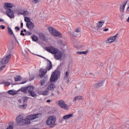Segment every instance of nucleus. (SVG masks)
<instances>
[{
    "mask_svg": "<svg viewBox=\"0 0 129 129\" xmlns=\"http://www.w3.org/2000/svg\"><path fill=\"white\" fill-rule=\"evenodd\" d=\"M23 32H25V33H26V32H27V30H26V29H24V30H23Z\"/></svg>",
    "mask_w": 129,
    "mask_h": 129,
    "instance_id": "55",
    "label": "nucleus"
},
{
    "mask_svg": "<svg viewBox=\"0 0 129 129\" xmlns=\"http://www.w3.org/2000/svg\"><path fill=\"white\" fill-rule=\"evenodd\" d=\"M6 13L7 16L11 19L15 18V13L11 9L9 8L7 9Z\"/></svg>",
    "mask_w": 129,
    "mask_h": 129,
    "instance_id": "9",
    "label": "nucleus"
},
{
    "mask_svg": "<svg viewBox=\"0 0 129 129\" xmlns=\"http://www.w3.org/2000/svg\"><path fill=\"white\" fill-rule=\"evenodd\" d=\"M23 15L24 16V13H18V15Z\"/></svg>",
    "mask_w": 129,
    "mask_h": 129,
    "instance_id": "50",
    "label": "nucleus"
},
{
    "mask_svg": "<svg viewBox=\"0 0 129 129\" xmlns=\"http://www.w3.org/2000/svg\"><path fill=\"white\" fill-rule=\"evenodd\" d=\"M22 81V77L21 76H17L15 78V81Z\"/></svg>",
    "mask_w": 129,
    "mask_h": 129,
    "instance_id": "29",
    "label": "nucleus"
},
{
    "mask_svg": "<svg viewBox=\"0 0 129 129\" xmlns=\"http://www.w3.org/2000/svg\"><path fill=\"white\" fill-rule=\"evenodd\" d=\"M46 73H47V70L41 69L40 70V73L39 75V77H40V78H43V77L46 75Z\"/></svg>",
    "mask_w": 129,
    "mask_h": 129,
    "instance_id": "12",
    "label": "nucleus"
},
{
    "mask_svg": "<svg viewBox=\"0 0 129 129\" xmlns=\"http://www.w3.org/2000/svg\"><path fill=\"white\" fill-rule=\"evenodd\" d=\"M104 24V21L102 20V21H99L97 24L96 29H97V30H98V29H100V28H101V27L103 26Z\"/></svg>",
    "mask_w": 129,
    "mask_h": 129,
    "instance_id": "14",
    "label": "nucleus"
},
{
    "mask_svg": "<svg viewBox=\"0 0 129 129\" xmlns=\"http://www.w3.org/2000/svg\"><path fill=\"white\" fill-rule=\"evenodd\" d=\"M26 26L28 29H29V30H33V29L35 27V25L32 22L27 23Z\"/></svg>",
    "mask_w": 129,
    "mask_h": 129,
    "instance_id": "13",
    "label": "nucleus"
},
{
    "mask_svg": "<svg viewBox=\"0 0 129 129\" xmlns=\"http://www.w3.org/2000/svg\"><path fill=\"white\" fill-rule=\"evenodd\" d=\"M55 84L51 83L47 86V90H54L55 89Z\"/></svg>",
    "mask_w": 129,
    "mask_h": 129,
    "instance_id": "18",
    "label": "nucleus"
},
{
    "mask_svg": "<svg viewBox=\"0 0 129 129\" xmlns=\"http://www.w3.org/2000/svg\"><path fill=\"white\" fill-rule=\"evenodd\" d=\"M0 22H4V19H1L0 18Z\"/></svg>",
    "mask_w": 129,
    "mask_h": 129,
    "instance_id": "54",
    "label": "nucleus"
},
{
    "mask_svg": "<svg viewBox=\"0 0 129 129\" xmlns=\"http://www.w3.org/2000/svg\"><path fill=\"white\" fill-rule=\"evenodd\" d=\"M57 44L58 45H63V41H62V40H59L57 41Z\"/></svg>",
    "mask_w": 129,
    "mask_h": 129,
    "instance_id": "36",
    "label": "nucleus"
},
{
    "mask_svg": "<svg viewBox=\"0 0 129 129\" xmlns=\"http://www.w3.org/2000/svg\"><path fill=\"white\" fill-rule=\"evenodd\" d=\"M39 37L41 41H46V36H45V35H44V34L40 33L39 34Z\"/></svg>",
    "mask_w": 129,
    "mask_h": 129,
    "instance_id": "21",
    "label": "nucleus"
},
{
    "mask_svg": "<svg viewBox=\"0 0 129 129\" xmlns=\"http://www.w3.org/2000/svg\"><path fill=\"white\" fill-rule=\"evenodd\" d=\"M126 12L127 13H129V6L127 7V9H126Z\"/></svg>",
    "mask_w": 129,
    "mask_h": 129,
    "instance_id": "49",
    "label": "nucleus"
},
{
    "mask_svg": "<svg viewBox=\"0 0 129 129\" xmlns=\"http://www.w3.org/2000/svg\"><path fill=\"white\" fill-rule=\"evenodd\" d=\"M11 58H12V55L11 54H9L6 57H5L4 58H3L2 60V65H4L5 64H7L11 60Z\"/></svg>",
    "mask_w": 129,
    "mask_h": 129,
    "instance_id": "10",
    "label": "nucleus"
},
{
    "mask_svg": "<svg viewBox=\"0 0 129 129\" xmlns=\"http://www.w3.org/2000/svg\"><path fill=\"white\" fill-rule=\"evenodd\" d=\"M48 92H49V91H48L47 90H45V91H39L38 92V93L40 95L46 96V95H48Z\"/></svg>",
    "mask_w": 129,
    "mask_h": 129,
    "instance_id": "20",
    "label": "nucleus"
},
{
    "mask_svg": "<svg viewBox=\"0 0 129 129\" xmlns=\"http://www.w3.org/2000/svg\"><path fill=\"white\" fill-rule=\"evenodd\" d=\"M8 34L9 35H10V36H14L15 40H16V36H15V34H14V32H13V30H12V29H11V28H10L9 27H8Z\"/></svg>",
    "mask_w": 129,
    "mask_h": 129,
    "instance_id": "22",
    "label": "nucleus"
},
{
    "mask_svg": "<svg viewBox=\"0 0 129 129\" xmlns=\"http://www.w3.org/2000/svg\"><path fill=\"white\" fill-rule=\"evenodd\" d=\"M39 2L40 1L39 0H32V3H34L35 4H38Z\"/></svg>",
    "mask_w": 129,
    "mask_h": 129,
    "instance_id": "40",
    "label": "nucleus"
},
{
    "mask_svg": "<svg viewBox=\"0 0 129 129\" xmlns=\"http://www.w3.org/2000/svg\"><path fill=\"white\" fill-rule=\"evenodd\" d=\"M108 28H105L103 30L104 32H107L108 31Z\"/></svg>",
    "mask_w": 129,
    "mask_h": 129,
    "instance_id": "47",
    "label": "nucleus"
},
{
    "mask_svg": "<svg viewBox=\"0 0 129 129\" xmlns=\"http://www.w3.org/2000/svg\"><path fill=\"white\" fill-rule=\"evenodd\" d=\"M80 28H76L75 30V32H76V33H80Z\"/></svg>",
    "mask_w": 129,
    "mask_h": 129,
    "instance_id": "37",
    "label": "nucleus"
},
{
    "mask_svg": "<svg viewBox=\"0 0 129 129\" xmlns=\"http://www.w3.org/2000/svg\"><path fill=\"white\" fill-rule=\"evenodd\" d=\"M48 31L51 35H52V36H54V37H59V38H62V34H61V33H60V32L58 31L54 28H48Z\"/></svg>",
    "mask_w": 129,
    "mask_h": 129,
    "instance_id": "4",
    "label": "nucleus"
},
{
    "mask_svg": "<svg viewBox=\"0 0 129 129\" xmlns=\"http://www.w3.org/2000/svg\"><path fill=\"white\" fill-rule=\"evenodd\" d=\"M29 15V12H28V11H25L23 12V16L24 17H27V16H28Z\"/></svg>",
    "mask_w": 129,
    "mask_h": 129,
    "instance_id": "34",
    "label": "nucleus"
},
{
    "mask_svg": "<svg viewBox=\"0 0 129 129\" xmlns=\"http://www.w3.org/2000/svg\"><path fill=\"white\" fill-rule=\"evenodd\" d=\"M4 84H5L6 86H10L11 84H13V81L11 82V83L7 82L4 83Z\"/></svg>",
    "mask_w": 129,
    "mask_h": 129,
    "instance_id": "33",
    "label": "nucleus"
},
{
    "mask_svg": "<svg viewBox=\"0 0 129 129\" xmlns=\"http://www.w3.org/2000/svg\"><path fill=\"white\" fill-rule=\"evenodd\" d=\"M77 88L78 89H82V86H81V84H79L77 86Z\"/></svg>",
    "mask_w": 129,
    "mask_h": 129,
    "instance_id": "35",
    "label": "nucleus"
},
{
    "mask_svg": "<svg viewBox=\"0 0 129 129\" xmlns=\"http://www.w3.org/2000/svg\"><path fill=\"white\" fill-rule=\"evenodd\" d=\"M45 50L51 54H54V58L56 60H60L62 58V52L58 49L53 46H48L45 47Z\"/></svg>",
    "mask_w": 129,
    "mask_h": 129,
    "instance_id": "2",
    "label": "nucleus"
},
{
    "mask_svg": "<svg viewBox=\"0 0 129 129\" xmlns=\"http://www.w3.org/2000/svg\"><path fill=\"white\" fill-rule=\"evenodd\" d=\"M117 35L118 33H116L114 36L109 37L106 41V44H110L111 43H113V42L116 40V38H117Z\"/></svg>",
    "mask_w": 129,
    "mask_h": 129,
    "instance_id": "8",
    "label": "nucleus"
},
{
    "mask_svg": "<svg viewBox=\"0 0 129 129\" xmlns=\"http://www.w3.org/2000/svg\"><path fill=\"white\" fill-rule=\"evenodd\" d=\"M6 68V66H3L2 67H0V72L1 71H2L3 70V69H5V68Z\"/></svg>",
    "mask_w": 129,
    "mask_h": 129,
    "instance_id": "41",
    "label": "nucleus"
},
{
    "mask_svg": "<svg viewBox=\"0 0 129 129\" xmlns=\"http://www.w3.org/2000/svg\"><path fill=\"white\" fill-rule=\"evenodd\" d=\"M24 21H25V22H26V23H30L31 22V21L30 20V18H29V17H25Z\"/></svg>",
    "mask_w": 129,
    "mask_h": 129,
    "instance_id": "31",
    "label": "nucleus"
},
{
    "mask_svg": "<svg viewBox=\"0 0 129 129\" xmlns=\"http://www.w3.org/2000/svg\"><path fill=\"white\" fill-rule=\"evenodd\" d=\"M69 82H70V81L69 80V79H68V80L67 81V83H69Z\"/></svg>",
    "mask_w": 129,
    "mask_h": 129,
    "instance_id": "53",
    "label": "nucleus"
},
{
    "mask_svg": "<svg viewBox=\"0 0 129 129\" xmlns=\"http://www.w3.org/2000/svg\"><path fill=\"white\" fill-rule=\"evenodd\" d=\"M16 41H17V43H18V44H19V41H18V40H17V38H16Z\"/></svg>",
    "mask_w": 129,
    "mask_h": 129,
    "instance_id": "56",
    "label": "nucleus"
},
{
    "mask_svg": "<svg viewBox=\"0 0 129 129\" xmlns=\"http://www.w3.org/2000/svg\"><path fill=\"white\" fill-rule=\"evenodd\" d=\"M23 33H24V31L21 30L20 33L21 36H31V35H32V32L30 31H27L25 33V34Z\"/></svg>",
    "mask_w": 129,
    "mask_h": 129,
    "instance_id": "17",
    "label": "nucleus"
},
{
    "mask_svg": "<svg viewBox=\"0 0 129 129\" xmlns=\"http://www.w3.org/2000/svg\"><path fill=\"white\" fill-rule=\"evenodd\" d=\"M0 29H2V30H5L6 29V26L3 25H0Z\"/></svg>",
    "mask_w": 129,
    "mask_h": 129,
    "instance_id": "39",
    "label": "nucleus"
},
{
    "mask_svg": "<svg viewBox=\"0 0 129 129\" xmlns=\"http://www.w3.org/2000/svg\"><path fill=\"white\" fill-rule=\"evenodd\" d=\"M58 104L59 107H61V108H63L66 110H68V109H69V106H68L66 104V103H65V101H64V100H59L58 101Z\"/></svg>",
    "mask_w": 129,
    "mask_h": 129,
    "instance_id": "6",
    "label": "nucleus"
},
{
    "mask_svg": "<svg viewBox=\"0 0 129 129\" xmlns=\"http://www.w3.org/2000/svg\"><path fill=\"white\" fill-rule=\"evenodd\" d=\"M8 93H9V94H11V95H15V94H16V93L15 92L13 91V90L9 91Z\"/></svg>",
    "mask_w": 129,
    "mask_h": 129,
    "instance_id": "32",
    "label": "nucleus"
},
{
    "mask_svg": "<svg viewBox=\"0 0 129 129\" xmlns=\"http://www.w3.org/2000/svg\"><path fill=\"white\" fill-rule=\"evenodd\" d=\"M72 116H73V113L64 115L63 117V119H64V120L69 119V118H71V117H72Z\"/></svg>",
    "mask_w": 129,
    "mask_h": 129,
    "instance_id": "25",
    "label": "nucleus"
},
{
    "mask_svg": "<svg viewBox=\"0 0 129 129\" xmlns=\"http://www.w3.org/2000/svg\"><path fill=\"white\" fill-rule=\"evenodd\" d=\"M23 26H24V24L22 22V23H21V27H20V28H23Z\"/></svg>",
    "mask_w": 129,
    "mask_h": 129,
    "instance_id": "48",
    "label": "nucleus"
},
{
    "mask_svg": "<svg viewBox=\"0 0 129 129\" xmlns=\"http://www.w3.org/2000/svg\"><path fill=\"white\" fill-rule=\"evenodd\" d=\"M126 4H127V1H126V2L124 3V5L123 6H120V12L122 14H123V12H124V8H125V6L126 5Z\"/></svg>",
    "mask_w": 129,
    "mask_h": 129,
    "instance_id": "19",
    "label": "nucleus"
},
{
    "mask_svg": "<svg viewBox=\"0 0 129 129\" xmlns=\"http://www.w3.org/2000/svg\"><path fill=\"white\" fill-rule=\"evenodd\" d=\"M21 91L24 93L25 94H27L28 93V88L27 87H22L20 89Z\"/></svg>",
    "mask_w": 129,
    "mask_h": 129,
    "instance_id": "24",
    "label": "nucleus"
},
{
    "mask_svg": "<svg viewBox=\"0 0 129 129\" xmlns=\"http://www.w3.org/2000/svg\"><path fill=\"white\" fill-rule=\"evenodd\" d=\"M47 81H48V77H45L40 81V84L41 86H44V85H45V83H46Z\"/></svg>",
    "mask_w": 129,
    "mask_h": 129,
    "instance_id": "16",
    "label": "nucleus"
},
{
    "mask_svg": "<svg viewBox=\"0 0 129 129\" xmlns=\"http://www.w3.org/2000/svg\"><path fill=\"white\" fill-rule=\"evenodd\" d=\"M35 79V76L34 75H30V80H33V79Z\"/></svg>",
    "mask_w": 129,
    "mask_h": 129,
    "instance_id": "38",
    "label": "nucleus"
},
{
    "mask_svg": "<svg viewBox=\"0 0 129 129\" xmlns=\"http://www.w3.org/2000/svg\"><path fill=\"white\" fill-rule=\"evenodd\" d=\"M29 93L32 97H36L37 96V94H36V93H35V92L33 91H32V92H30Z\"/></svg>",
    "mask_w": 129,
    "mask_h": 129,
    "instance_id": "30",
    "label": "nucleus"
},
{
    "mask_svg": "<svg viewBox=\"0 0 129 129\" xmlns=\"http://www.w3.org/2000/svg\"><path fill=\"white\" fill-rule=\"evenodd\" d=\"M7 129H14V127L13 126V125H10L7 128Z\"/></svg>",
    "mask_w": 129,
    "mask_h": 129,
    "instance_id": "42",
    "label": "nucleus"
},
{
    "mask_svg": "<svg viewBox=\"0 0 129 129\" xmlns=\"http://www.w3.org/2000/svg\"><path fill=\"white\" fill-rule=\"evenodd\" d=\"M60 71L55 70L54 71L53 73L52 74L50 80L51 82H55L56 80H58L59 76H60Z\"/></svg>",
    "mask_w": 129,
    "mask_h": 129,
    "instance_id": "5",
    "label": "nucleus"
},
{
    "mask_svg": "<svg viewBox=\"0 0 129 129\" xmlns=\"http://www.w3.org/2000/svg\"><path fill=\"white\" fill-rule=\"evenodd\" d=\"M77 54H79L80 55H81V54H82V51H78L77 52Z\"/></svg>",
    "mask_w": 129,
    "mask_h": 129,
    "instance_id": "46",
    "label": "nucleus"
},
{
    "mask_svg": "<svg viewBox=\"0 0 129 129\" xmlns=\"http://www.w3.org/2000/svg\"><path fill=\"white\" fill-rule=\"evenodd\" d=\"M69 76V73L68 72H66V78H68V77Z\"/></svg>",
    "mask_w": 129,
    "mask_h": 129,
    "instance_id": "43",
    "label": "nucleus"
},
{
    "mask_svg": "<svg viewBox=\"0 0 129 129\" xmlns=\"http://www.w3.org/2000/svg\"><path fill=\"white\" fill-rule=\"evenodd\" d=\"M15 30H17L16 31H19L20 30V28L18 27H16L15 28Z\"/></svg>",
    "mask_w": 129,
    "mask_h": 129,
    "instance_id": "45",
    "label": "nucleus"
},
{
    "mask_svg": "<svg viewBox=\"0 0 129 129\" xmlns=\"http://www.w3.org/2000/svg\"><path fill=\"white\" fill-rule=\"evenodd\" d=\"M46 102L50 103V102H51V100H46Z\"/></svg>",
    "mask_w": 129,
    "mask_h": 129,
    "instance_id": "51",
    "label": "nucleus"
},
{
    "mask_svg": "<svg viewBox=\"0 0 129 129\" xmlns=\"http://www.w3.org/2000/svg\"><path fill=\"white\" fill-rule=\"evenodd\" d=\"M103 85H104V81H100L95 83L93 85V87L95 89H100Z\"/></svg>",
    "mask_w": 129,
    "mask_h": 129,
    "instance_id": "7",
    "label": "nucleus"
},
{
    "mask_svg": "<svg viewBox=\"0 0 129 129\" xmlns=\"http://www.w3.org/2000/svg\"><path fill=\"white\" fill-rule=\"evenodd\" d=\"M88 51H82V54H84V55H86L87 54Z\"/></svg>",
    "mask_w": 129,
    "mask_h": 129,
    "instance_id": "44",
    "label": "nucleus"
},
{
    "mask_svg": "<svg viewBox=\"0 0 129 129\" xmlns=\"http://www.w3.org/2000/svg\"><path fill=\"white\" fill-rule=\"evenodd\" d=\"M31 37V39H32V41H33L34 42H37V41L39 40V38L35 35H32Z\"/></svg>",
    "mask_w": 129,
    "mask_h": 129,
    "instance_id": "28",
    "label": "nucleus"
},
{
    "mask_svg": "<svg viewBox=\"0 0 129 129\" xmlns=\"http://www.w3.org/2000/svg\"><path fill=\"white\" fill-rule=\"evenodd\" d=\"M34 90V87L32 86L27 87V93H30L33 91Z\"/></svg>",
    "mask_w": 129,
    "mask_h": 129,
    "instance_id": "26",
    "label": "nucleus"
},
{
    "mask_svg": "<svg viewBox=\"0 0 129 129\" xmlns=\"http://www.w3.org/2000/svg\"><path fill=\"white\" fill-rule=\"evenodd\" d=\"M4 6L6 8L11 9L14 7V4L12 3H5Z\"/></svg>",
    "mask_w": 129,
    "mask_h": 129,
    "instance_id": "23",
    "label": "nucleus"
},
{
    "mask_svg": "<svg viewBox=\"0 0 129 129\" xmlns=\"http://www.w3.org/2000/svg\"><path fill=\"white\" fill-rule=\"evenodd\" d=\"M28 99H29V97H23L22 98L23 104L20 106H21V107H23V108H26V106H27V102L28 101Z\"/></svg>",
    "mask_w": 129,
    "mask_h": 129,
    "instance_id": "11",
    "label": "nucleus"
},
{
    "mask_svg": "<svg viewBox=\"0 0 129 129\" xmlns=\"http://www.w3.org/2000/svg\"><path fill=\"white\" fill-rule=\"evenodd\" d=\"M21 101H22V100H19V102H21V103H22Z\"/></svg>",
    "mask_w": 129,
    "mask_h": 129,
    "instance_id": "57",
    "label": "nucleus"
},
{
    "mask_svg": "<svg viewBox=\"0 0 129 129\" xmlns=\"http://www.w3.org/2000/svg\"><path fill=\"white\" fill-rule=\"evenodd\" d=\"M26 82H27V81H25V82H22V83H21V84H24V83H26Z\"/></svg>",
    "mask_w": 129,
    "mask_h": 129,
    "instance_id": "52",
    "label": "nucleus"
},
{
    "mask_svg": "<svg viewBox=\"0 0 129 129\" xmlns=\"http://www.w3.org/2000/svg\"><path fill=\"white\" fill-rule=\"evenodd\" d=\"M49 63L47 64V66L46 67V69H44V70H47V71H49V70L52 69V67H53V66L52 65V62L48 60Z\"/></svg>",
    "mask_w": 129,
    "mask_h": 129,
    "instance_id": "15",
    "label": "nucleus"
},
{
    "mask_svg": "<svg viewBox=\"0 0 129 129\" xmlns=\"http://www.w3.org/2000/svg\"><path fill=\"white\" fill-rule=\"evenodd\" d=\"M41 116V114H36L35 115H29L25 119H22V116L19 115L16 117V121L18 125H26L31 123V120L36 119Z\"/></svg>",
    "mask_w": 129,
    "mask_h": 129,
    "instance_id": "1",
    "label": "nucleus"
},
{
    "mask_svg": "<svg viewBox=\"0 0 129 129\" xmlns=\"http://www.w3.org/2000/svg\"><path fill=\"white\" fill-rule=\"evenodd\" d=\"M71 34L73 35V33H71Z\"/></svg>",
    "mask_w": 129,
    "mask_h": 129,
    "instance_id": "58",
    "label": "nucleus"
},
{
    "mask_svg": "<svg viewBox=\"0 0 129 129\" xmlns=\"http://www.w3.org/2000/svg\"><path fill=\"white\" fill-rule=\"evenodd\" d=\"M83 97L82 96H76L73 100V101H76V100H82Z\"/></svg>",
    "mask_w": 129,
    "mask_h": 129,
    "instance_id": "27",
    "label": "nucleus"
},
{
    "mask_svg": "<svg viewBox=\"0 0 129 129\" xmlns=\"http://www.w3.org/2000/svg\"><path fill=\"white\" fill-rule=\"evenodd\" d=\"M55 122H56V117L54 116H50L46 121L47 125H50L49 127H54Z\"/></svg>",
    "mask_w": 129,
    "mask_h": 129,
    "instance_id": "3",
    "label": "nucleus"
},
{
    "mask_svg": "<svg viewBox=\"0 0 129 129\" xmlns=\"http://www.w3.org/2000/svg\"><path fill=\"white\" fill-rule=\"evenodd\" d=\"M61 121H62V120H61V121H60V122H61Z\"/></svg>",
    "mask_w": 129,
    "mask_h": 129,
    "instance_id": "59",
    "label": "nucleus"
}]
</instances>
